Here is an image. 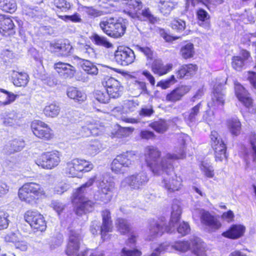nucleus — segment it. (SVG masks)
<instances>
[{
  "label": "nucleus",
  "instance_id": "412c9836",
  "mask_svg": "<svg viewBox=\"0 0 256 256\" xmlns=\"http://www.w3.org/2000/svg\"><path fill=\"white\" fill-rule=\"evenodd\" d=\"M240 54L241 56H234L232 58V67L238 72L242 71L245 66L246 62L252 58L250 52L246 49H240Z\"/></svg>",
  "mask_w": 256,
  "mask_h": 256
},
{
  "label": "nucleus",
  "instance_id": "5701e85b",
  "mask_svg": "<svg viewBox=\"0 0 256 256\" xmlns=\"http://www.w3.org/2000/svg\"><path fill=\"white\" fill-rule=\"evenodd\" d=\"M164 188L168 193L172 194L179 191L182 186V179L176 174L169 179L164 178L162 180Z\"/></svg>",
  "mask_w": 256,
  "mask_h": 256
},
{
  "label": "nucleus",
  "instance_id": "2f4dec72",
  "mask_svg": "<svg viewBox=\"0 0 256 256\" xmlns=\"http://www.w3.org/2000/svg\"><path fill=\"white\" fill-rule=\"evenodd\" d=\"M60 111L58 105L54 102L48 103L43 109L42 112L47 118H54L57 116Z\"/></svg>",
  "mask_w": 256,
  "mask_h": 256
},
{
  "label": "nucleus",
  "instance_id": "6e6d98bb",
  "mask_svg": "<svg viewBox=\"0 0 256 256\" xmlns=\"http://www.w3.org/2000/svg\"><path fill=\"white\" fill-rule=\"evenodd\" d=\"M8 236L9 238V240L14 243L18 248L22 250H25L27 249L26 243L23 241L18 240L16 234L12 233L8 235Z\"/></svg>",
  "mask_w": 256,
  "mask_h": 256
},
{
  "label": "nucleus",
  "instance_id": "864d4df0",
  "mask_svg": "<svg viewBox=\"0 0 256 256\" xmlns=\"http://www.w3.org/2000/svg\"><path fill=\"white\" fill-rule=\"evenodd\" d=\"M188 4L195 6L196 2L202 3L207 6L208 4L218 5L222 4L224 0H186Z\"/></svg>",
  "mask_w": 256,
  "mask_h": 256
},
{
  "label": "nucleus",
  "instance_id": "cd10ccee",
  "mask_svg": "<svg viewBox=\"0 0 256 256\" xmlns=\"http://www.w3.org/2000/svg\"><path fill=\"white\" fill-rule=\"evenodd\" d=\"M212 100L214 105L222 106L224 104L225 94L222 92V86L215 84L212 90Z\"/></svg>",
  "mask_w": 256,
  "mask_h": 256
},
{
  "label": "nucleus",
  "instance_id": "7ed1b4c3",
  "mask_svg": "<svg viewBox=\"0 0 256 256\" xmlns=\"http://www.w3.org/2000/svg\"><path fill=\"white\" fill-rule=\"evenodd\" d=\"M99 26L104 34L114 39L122 38L127 28L126 23L124 20L114 16L104 18L100 22Z\"/></svg>",
  "mask_w": 256,
  "mask_h": 256
},
{
  "label": "nucleus",
  "instance_id": "f257e3e1",
  "mask_svg": "<svg viewBox=\"0 0 256 256\" xmlns=\"http://www.w3.org/2000/svg\"><path fill=\"white\" fill-rule=\"evenodd\" d=\"M162 154L161 150L154 146H148L144 148V156L146 164L156 176H160L162 172L168 174L173 172L174 168L172 161L184 159L186 156L184 148L176 154L167 153L162 158Z\"/></svg>",
  "mask_w": 256,
  "mask_h": 256
},
{
  "label": "nucleus",
  "instance_id": "a19ab883",
  "mask_svg": "<svg viewBox=\"0 0 256 256\" xmlns=\"http://www.w3.org/2000/svg\"><path fill=\"white\" fill-rule=\"evenodd\" d=\"M136 49L145 56L148 62H152L156 60V54L150 48L146 46H137Z\"/></svg>",
  "mask_w": 256,
  "mask_h": 256
},
{
  "label": "nucleus",
  "instance_id": "f03ea898",
  "mask_svg": "<svg viewBox=\"0 0 256 256\" xmlns=\"http://www.w3.org/2000/svg\"><path fill=\"white\" fill-rule=\"evenodd\" d=\"M20 200L26 204H37L40 200L46 197L44 188L35 182H27L20 186L18 192Z\"/></svg>",
  "mask_w": 256,
  "mask_h": 256
},
{
  "label": "nucleus",
  "instance_id": "69168bd1",
  "mask_svg": "<svg viewBox=\"0 0 256 256\" xmlns=\"http://www.w3.org/2000/svg\"><path fill=\"white\" fill-rule=\"evenodd\" d=\"M234 88L235 94L238 98H240L241 96H243L246 94H248V90H246V89L242 84L238 82H236L234 83Z\"/></svg>",
  "mask_w": 256,
  "mask_h": 256
},
{
  "label": "nucleus",
  "instance_id": "ea45409f",
  "mask_svg": "<svg viewBox=\"0 0 256 256\" xmlns=\"http://www.w3.org/2000/svg\"><path fill=\"white\" fill-rule=\"evenodd\" d=\"M24 147V140L18 138L12 140L7 148L8 152L11 154L20 151Z\"/></svg>",
  "mask_w": 256,
  "mask_h": 256
},
{
  "label": "nucleus",
  "instance_id": "8fccbe9b",
  "mask_svg": "<svg viewBox=\"0 0 256 256\" xmlns=\"http://www.w3.org/2000/svg\"><path fill=\"white\" fill-rule=\"evenodd\" d=\"M98 196L100 200L104 203L110 202L112 198L110 188L108 186L102 188L98 192Z\"/></svg>",
  "mask_w": 256,
  "mask_h": 256
},
{
  "label": "nucleus",
  "instance_id": "0e129e2a",
  "mask_svg": "<svg viewBox=\"0 0 256 256\" xmlns=\"http://www.w3.org/2000/svg\"><path fill=\"white\" fill-rule=\"evenodd\" d=\"M23 12L25 15L30 18H36L40 14L39 10L37 8H32L28 6L24 7Z\"/></svg>",
  "mask_w": 256,
  "mask_h": 256
},
{
  "label": "nucleus",
  "instance_id": "4468645a",
  "mask_svg": "<svg viewBox=\"0 0 256 256\" xmlns=\"http://www.w3.org/2000/svg\"><path fill=\"white\" fill-rule=\"evenodd\" d=\"M102 224L100 228V234L102 241L108 239V235L114 230V224L112 214L108 209L102 210L100 212Z\"/></svg>",
  "mask_w": 256,
  "mask_h": 256
},
{
  "label": "nucleus",
  "instance_id": "0eeeda50",
  "mask_svg": "<svg viewBox=\"0 0 256 256\" xmlns=\"http://www.w3.org/2000/svg\"><path fill=\"white\" fill-rule=\"evenodd\" d=\"M61 157L60 152L57 150L44 152L38 156L36 163L43 169L50 170L60 164Z\"/></svg>",
  "mask_w": 256,
  "mask_h": 256
},
{
  "label": "nucleus",
  "instance_id": "9b49d317",
  "mask_svg": "<svg viewBox=\"0 0 256 256\" xmlns=\"http://www.w3.org/2000/svg\"><path fill=\"white\" fill-rule=\"evenodd\" d=\"M102 84L110 98H118L123 93V86L120 81L114 78L105 76L102 81Z\"/></svg>",
  "mask_w": 256,
  "mask_h": 256
},
{
  "label": "nucleus",
  "instance_id": "6ab92c4d",
  "mask_svg": "<svg viewBox=\"0 0 256 256\" xmlns=\"http://www.w3.org/2000/svg\"><path fill=\"white\" fill-rule=\"evenodd\" d=\"M16 26L10 16L0 14V33L4 36L14 35Z\"/></svg>",
  "mask_w": 256,
  "mask_h": 256
},
{
  "label": "nucleus",
  "instance_id": "c756f323",
  "mask_svg": "<svg viewBox=\"0 0 256 256\" xmlns=\"http://www.w3.org/2000/svg\"><path fill=\"white\" fill-rule=\"evenodd\" d=\"M130 90L136 96H138L142 94L148 93L146 82L139 80H136L132 82L130 86Z\"/></svg>",
  "mask_w": 256,
  "mask_h": 256
},
{
  "label": "nucleus",
  "instance_id": "9d476101",
  "mask_svg": "<svg viewBox=\"0 0 256 256\" xmlns=\"http://www.w3.org/2000/svg\"><path fill=\"white\" fill-rule=\"evenodd\" d=\"M71 202L76 206L75 212L78 215H82L91 212L94 204V203L84 194H72Z\"/></svg>",
  "mask_w": 256,
  "mask_h": 256
},
{
  "label": "nucleus",
  "instance_id": "f704fd0d",
  "mask_svg": "<svg viewBox=\"0 0 256 256\" xmlns=\"http://www.w3.org/2000/svg\"><path fill=\"white\" fill-rule=\"evenodd\" d=\"M18 97V95L12 92L0 88V102L4 106L13 102Z\"/></svg>",
  "mask_w": 256,
  "mask_h": 256
},
{
  "label": "nucleus",
  "instance_id": "052dcab7",
  "mask_svg": "<svg viewBox=\"0 0 256 256\" xmlns=\"http://www.w3.org/2000/svg\"><path fill=\"white\" fill-rule=\"evenodd\" d=\"M248 140L252 146L251 156L253 161H256V132H250L248 135Z\"/></svg>",
  "mask_w": 256,
  "mask_h": 256
},
{
  "label": "nucleus",
  "instance_id": "e433bc0d",
  "mask_svg": "<svg viewBox=\"0 0 256 256\" xmlns=\"http://www.w3.org/2000/svg\"><path fill=\"white\" fill-rule=\"evenodd\" d=\"M169 26L174 32L177 33H181L186 28V22L184 20L179 18H174L170 20Z\"/></svg>",
  "mask_w": 256,
  "mask_h": 256
},
{
  "label": "nucleus",
  "instance_id": "c85d7f7f",
  "mask_svg": "<svg viewBox=\"0 0 256 256\" xmlns=\"http://www.w3.org/2000/svg\"><path fill=\"white\" fill-rule=\"evenodd\" d=\"M214 151V160L216 162L227 161L228 154L226 144L212 148Z\"/></svg>",
  "mask_w": 256,
  "mask_h": 256
},
{
  "label": "nucleus",
  "instance_id": "423d86ee",
  "mask_svg": "<svg viewBox=\"0 0 256 256\" xmlns=\"http://www.w3.org/2000/svg\"><path fill=\"white\" fill-rule=\"evenodd\" d=\"M136 155L132 151H126L117 155L112 160L110 168L115 174H123L136 160Z\"/></svg>",
  "mask_w": 256,
  "mask_h": 256
},
{
  "label": "nucleus",
  "instance_id": "79ce46f5",
  "mask_svg": "<svg viewBox=\"0 0 256 256\" xmlns=\"http://www.w3.org/2000/svg\"><path fill=\"white\" fill-rule=\"evenodd\" d=\"M20 120L18 114L15 112L8 113L3 118V123L6 126H16Z\"/></svg>",
  "mask_w": 256,
  "mask_h": 256
},
{
  "label": "nucleus",
  "instance_id": "a211bd4d",
  "mask_svg": "<svg viewBox=\"0 0 256 256\" xmlns=\"http://www.w3.org/2000/svg\"><path fill=\"white\" fill-rule=\"evenodd\" d=\"M148 180L147 176L144 174H131L126 176L124 179L126 185L133 190L140 189Z\"/></svg>",
  "mask_w": 256,
  "mask_h": 256
},
{
  "label": "nucleus",
  "instance_id": "603ef678",
  "mask_svg": "<svg viewBox=\"0 0 256 256\" xmlns=\"http://www.w3.org/2000/svg\"><path fill=\"white\" fill-rule=\"evenodd\" d=\"M100 144L98 140L91 141L90 143L87 146L86 150L92 156H94L100 152Z\"/></svg>",
  "mask_w": 256,
  "mask_h": 256
},
{
  "label": "nucleus",
  "instance_id": "1a4fd4ad",
  "mask_svg": "<svg viewBox=\"0 0 256 256\" xmlns=\"http://www.w3.org/2000/svg\"><path fill=\"white\" fill-rule=\"evenodd\" d=\"M25 221L36 232H44L46 228V222L42 214L36 210H28L24 214Z\"/></svg>",
  "mask_w": 256,
  "mask_h": 256
},
{
  "label": "nucleus",
  "instance_id": "a18cd8bd",
  "mask_svg": "<svg viewBox=\"0 0 256 256\" xmlns=\"http://www.w3.org/2000/svg\"><path fill=\"white\" fill-rule=\"evenodd\" d=\"M196 16L198 22H200V26L206 24H210V16L208 13L204 9L200 8L196 11Z\"/></svg>",
  "mask_w": 256,
  "mask_h": 256
},
{
  "label": "nucleus",
  "instance_id": "58836bf2",
  "mask_svg": "<svg viewBox=\"0 0 256 256\" xmlns=\"http://www.w3.org/2000/svg\"><path fill=\"white\" fill-rule=\"evenodd\" d=\"M158 8L160 12L164 15L168 14L174 6L172 0H160Z\"/></svg>",
  "mask_w": 256,
  "mask_h": 256
},
{
  "label": "nucleus",
  "instance_id": "37998d69",
  "mask_svg": "<svg viewBox=\"0 0 256 256\" xmlns=\"http://www.w3.org/2000/svg\"><path fill=\"white\" fill-rule=\"evenodd\" d=\"M148 126L156 132L160 134L164 133L168 130V125L166 122L162 119L150 122Z\"/></svg>",
  "mask_w": 256,
  "mask_h": 256
},
{
  "label": "nucleus",
  "instance_id": "ddd939ff",
  "mask_svg": "<svg viewBox=\"0 0 256 256\" xmlns=\"http://www.w3.org/2000/svg\"><path fill=\"white\" fill-rule=\"evenodd\" d=\"M149 230L150 238L152 240L162 236L166 232H170V228L164 217L161 216L156 220H152Z\"/></svg>",
  "mask_w": 256,
  "mask_h": 256
},
{
  "label": "nucleus",
  "instance_id": "f8f14e48",
  "mask_svg": "<svg viewBox=\"0 0 256 256\" xmlns=\"http://www.w3.org/2000/svg\"><path fill=\"white\" fill-rule=\"evenodd\" d=\"M114 58L116 63L126 66L133 63L136 56L132 50L126 46H118L114 52Z\"/></svg>",
  "mask_w": 256,
  "mask_h": 256
},
{
  "label": "nucleus",
  "instance_id": "4d7b16f0",
  "mask_svg": "<svg viewBox=\"0 0 256 256\" xmlns=\"http://www.w3.org/2000/svg\"><path fill=\"white\" fill-rule=\"evenodd\" d=\"M95 98L102 104H106L110 100V96L108 94L107 92L100 90H96L94 92Z\"/></svg>",
  "mask_w": 256,
  "mask_h": 256
},
{
  "label": "nucleus",
  "instance_id": "c03bdc74",
  "mask_svg": "<svg viewBox=\"0 0 256 256\" xmlns=\"http://www.w3.org/2000/svg\"><path fill=\"white\" fill-rule=\"evenodd\" d=\"M210 145L211 148L226 144L220 134L216 130L210 132Z\"/></svg>",
  "mask_w": 256,
  "mask_h": 256
},
{
  "label": "nucleus",
  "instance_id": "393cba45",
  "mask_svg": "<svg viewBox=\"0 0 256 256\" xmlns=\"http://www.w3.org/2000/svg\"><path fill=\"white\" fill-rule=\"evenodd\" d=\"M10 77L12 84L18 87H24L29 82V76L24 72L12 70L10 72Z\"/></svg>",
  "mask_w": 256,
  "mask_h": 256
},
{
  "label": "nucleus",
  "instance_id": "09e8293b",
  "mask_svg": "<svg viewBox=\"0 0 256 256\" xmlns=\"http://www.w3.org/2000/svg\"><path fill=\"white\" fill-rule=\"evenodd\" d=\"M98 2L102 15L110 14L116 11V6L112 2L98 1Z\"/></svg>",
  "mask_w": 256,
  "mask_h": 256
},
{
  "label": "nucleus",
  "instance_id": "4c0bfd02",
  "mask_svg": "<svg viewBox=\"0 0 256 256\" xmlns=\"http://www.w3.org/2000/svg\"><path fill=\"white\" fill-rule=\"evenodd\" d=\"M119 2L125 4L128 8L129 14H132L137 10H140L143 7V4L141 0H118Z\"/></svg>",
  "mask_w": 256,
  "mask_h": 256
},
{
  "label": "nucleus",
  "instance_id": "bb28decb",
  "mask_svg": "<svg viewBox=\"0 0 256 256\" xmlns=\"http://www.w3.org/2000/svg\"><path fill=\"white\" fill-rule=\"evenodd\" d=\"M132 16L137 18L141 21H148L152 24L158 21L157 18L152 14L150 8L148 7H145L140 10H137L135 12H133Z\"/></svg>",
  "mask_w": 256,
  "mask_h": 256
},
{
  "label": "nucleus",
  "instance_id": "13d9d810",
  "mask_svg": "<svg viewBox=\"0 0 256 256\" xmlns=\"http://www.w3.org/2000/svg\"><path fill=\"white\" fill-rule=\"evenodd\" d=\"M58 18H60L61 20L66 22H82V18L78 14L77 12H74L73 14L71 16L68 15H58Z\"/></svg>",
  "mask_w": 256,
  "mask_h": 256
},
{
  "label": "nucleus",
  "instance_id": "f3484780",
  "mask_svg": "<svg viewBox=\"0 0 256 256\" xmlns=\"http://www.w3.org/2000/svg\"><path fill=\"white\" fill-rule=\"evenodd\" d=\"M201 224L208 227L211 231L216 232L220 229L222 223L216 216L212 214L208 211L203 210L200 216Z\"/></svg>",
  "mask_w": 256,
  "mask_h": 256
},
{
  "label": "nucleus",
  "instance_id": "338daca9",
  "mask_svg": "<svg viewBox=\"0 0 256 256\" xmlns=\"http://www.w3.org/2000/svg\"><path fill=\"white\" fill-rule=\"evenodd\" d=\"M142 254V252L137 248L128 250L124 248L121 250V256H141Z\"/></svg>",
  "mask_w": 256,
  "mask_h": 256
},
{
  "label": "nucleus",
  "instance_id": "49530a36",
  "mask_svg": "<svg viewBox=\"0 0 256 256\" xmlns=\"http://www.w3.org/2000/svg\"><path fill=\"white\" fill-rule=\"evenodd\" d=\"M91 40L94 44L98 46H102L108 48L112 46V44L106 38L100 36L96 34H93Z\"/></svg>",
  "mask_w": 256,
  "mask_h": 256
},
{
  "label": "nucleus",
  "instance_id": "bf43d9fd",
  "mask_svg": "<svg viewBox=\"0 0 256 256\" xmlns=\"http://www.w3.org/2000/svg\"><path fill=\"white\" fill-rule=\"evenodd\" d=\"M200 170L207 178H213L214 176V171L212 167L202 162L200 166Z\"/></svg>",
  "mask_w": 256,
  "mask_h": 256
},
{
  "label": "nucleus",
  "instance_id": "7c9ffc66",
  "mask_svg": "<svg viewBox=\"0 0 256 256\" xmlns=\"http://www.w3.org/2000/svg\"><path fill=\"white\" fill-rule=\"evenodd\" d=\"M226 126L230 134L234 136L240 134L242 131V124L238 118H230L226 120Z\"/></svg>",
  "mask_w": 256,
  "mask_h": 256
},
{
  "label": "nucleus",
  "instance_id": "680f3d73",
  "mask_svg": "<svg viewBox=\"0 0 256 256\" xmlns=\"http://www.w3.org/2000/svg\"><path fill=\"white\" fill-rule=\"evenodd\" d=\"M54 4L58 9L62 11L68 10L72 8L70 3L66 0H54Z\"/></svg>",
  "mask_w": 256,
  "mask_h": 256
},
{
  "label": "nucleus",
  "instance_id": "774afa93",
  "mask_svg": "<svg viewBox=\"0 0 256 256\" xmlns=\"http://www.w3.org/2000/svg\"><path fill=\"white\" fill-rule=\"evenodd\" d=\"M200 106L201 103L200 102L190 109V112L189 113L188 118L189 121L192 122H194L196 120V117L200 112Z\"/></svg>",
  "mask_w": 256,
  "mask_h": 256
},
{
  "label": "nucleus",
  "instance_id": "20e7f679",
  "mask_svg": "<svg viewBox=\"0 0 256 256\" xmlns=\"http://www.w3.org/2000/svg\"><path fill=\"white\" fill-rule=\"evenodd\" d=\"M94 168L92 164L85 159L74 158L64 164L63 171L70 178H80L83 174L91 171Z\"/></svg>",
  "mask_w": 256,
  "mask_h": 256
},
{
  "label": "nucleus",
  "instance_id": "c9c22d12",
  "mask_svg": "<svg viewBox=\"0 0 256 256\" xmlns=\"http://www.w3.org/2000/svg\"><path fill=\"white\" fill-rule=\"evenodd\" d=\"M116 225L118 232L122 235H126L130 232L131 228L127 220L118 218L116 220Z\"/></svg>",
  "mask_w": 256,
  "mask_h": 256
},
{
  "label": "nucleus",
  "instance_id": "4be33fe9",
  "mask_svg": "<svg viewBox=\"0 0 256 256\" xmlns=\"http://www.w3.org/2000/svg\"><path fill=\"white\" fill-rule=\"evenodd\" d=\"M246 230V228L244 225L232 224L222 234V236L228 239L237 240L244 236Z\"/></svg>",
  "mask_w": 256,
  "mask_h": 256
},
{
  "label": "nucleus",
  "instance_id": "e2e57ef3",
  "mask_svg": "<svg viewBox=\"0 0 256 256\" xmlns=\"http://www.w3.org/2000/svg\"><path fill=\"white\" fill-rule=\"evenodd\" d=\"M172 248L176 250L186 252L190 248V244L187 241H178L174 243Z\"/></svg>",
  "mask_w": 256,
  "mask_h": 256
},
{
  "label": "nucleus",
  "instance_id": "aec40b11",
  "mask_svg": "<svg viewBox=\"0 0 256 256\" xmlns=\"http://www.w3.org/2000/svg\"><path fill=\"white\" fill-rule=\"evenodd\" d=\"M56 72L60 76L65 78H72L76 74L74 66L66 62H58L54 65Z\"/></svg>",
  "mask_w": 256,
  "mask_h": 256
},
{
  "label": "nucleus",
  "instance_id": "dca6fc26",
  "mask_svg": "<svg viewBox=\"0 0 256 256\" xmlns=\"http://www.w3.org/2000/svg\"><path fill=\"white\" fill-rule=\"evenodd\" d=\"M198 66L194 63H187L180 65L175 70L177 80H188L193 78L198 72Z\"/></svg>",
  "mask_w": 256,
  "mask_h": 256
},
{
  "label": "nucleus",
  "instance_id": "5fc2aeb1",
  "mask_svg": "<svg viewBox=\"0 0 256 256\" xmlns=\"http://www.w3.org/2000/svg\"><path fill=\"white\" fill-rule=\"evenodd\" d=\"M82 69L88 74L96 75L98 72V69L88 60H84L82 64Z\"/></svg>",
  "mask_w": 256,
  "mask_h": 256
},
{
  "label": "nucleus",
  "instance_id": "72a5a7b5",
  "mask_svg": "<svg viewBox=\"0 0 256 256\" xmlns=\"http://www.w3.org/2000/svg\"><path fill=\"white\" fill-rule=\"evenodd\" d=\"M67 95L68 98L78 102H84L86 98V95L78 88L71 86L67 90Z\"/></svg>",
  "mask_w": 256,
  "mask_h": 256
},
{
  "label": "nucleus",
  "instance_id": "473e14b6",
  "mask_svg": "<svg viewBox=\"0 0 256 256\" xmlns=\"http://www.w3.org/2000/svg\"><path fill=\"white\" fill-rule=\"evenodd\" d=\"M0 10L6 13L14 14L17 10L15 0H0Z\"/></svg>",
  "mask_w": 256,
  "mask_h": 256
},
{
  "label": "nucleus",
  "instance_id": "b1692460",
  "mask_svg": "<svg viewBox=\"0 0 256 256\" xmlns=\"http://www.w3.org/2000/svg\"><path fill=\"white\" fill-rule=\"evenodd\" d=\"M150 68L154 74L161 76L172 70L173 64L168 63L164 65L161 60L156 59L152 62Z\"/></svg>",
  "mask_w": 256,
  "mask_h": 256
},
{
  "label": "nucleus",
  "instance_id": "39448f33",
  "mask_svg": "<svg viewBox=\"0 0 256 256\" xmlns=\"http://www.w3.org/2000/svg\"><path fill=\"white\" fill-rule=\"evenodd\" d=\"M72 228L68 230V238L65 249V253L68 256H86L90 250L88 248L80 252V242H82L84 236Z\"/></svg>",
  "mask_w": 256,
  "mask_h": 256
},
{
  "label": "nucleus",
  "instance_id": "2eb2a0df",
  "mask_svg": "<svg viewBox=\"0 0 256 256\" xmlns=\"http://www.w3.org/2000/svg\"><path fill=\"white\" fill-rule=\"evenodd\" d=\"M191 88V86L188 85H178L166 94L165 100L174 104L180 102L190 92Z\"/></svg>",
  "mask_w": 256,
  "mask_h": 256
},
{
  "label": "nucleus",
  "instance_id": "3c124183",
  "mask_svg": "<svg viewBox=\"0 0 256 256\" xmlns=\"http://www.w3.org/2000/svg\"><path fill=\"white\" fill-rule=\"evenodd\" d=\"M192 252L193 256H207L205 248L197 242L192 243Z\"/></svg>",
  "mask_w": 256,
  "mask_h": 256
},
{
  "label": "nucleus",
  "instance_id": "6e6552de",
  "mask_svg": "<svg viewBox=\"0 0 256 256\" xmlns=\"http://www.w3.org/2000/svg\"><path fill=\"white\" fill-rule=\"evenodd\" d=\"M30 129L34 136L44 142H50L54 138L53 130L49 125L40 120H34L30 124Z\"/></svg>",
  "mask_w": 256,
  "mask_h": 256
},
{
  "label": "nucleus",
  "instance_id": "a878e982",
  "mask_svg": "<svg viewBox=\"0 0 256 256\" xmlns=\"http://www.w3.org/2000/svg\"><path fill=\"white\" fill-rule=\"evenodd\" d=\"M178 54L183 60H186L193 58L196 54L194 44L190 41H184L180 48Z\"/></svg>",
  "mask_w": 256,
  "mask_h": 256
},
{
  "label": "nucleus",
  "instance_id": "de8ad7c7",
  "mask_svg": "<svg viewBox=\"0 0 256 256\" xmlns=\"http://www.w3.org/2000/svg\"><path fill=\"white\" fill-rule=\"evenodd\" d=\"M178 82L174 74L170 75L169 78L159 81L156 84L157 86L160 87L162 90H166Z\"/></svg>",
  "mask_w": 256,
  "mask_h": 256
}]
</instances>
